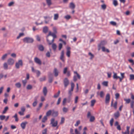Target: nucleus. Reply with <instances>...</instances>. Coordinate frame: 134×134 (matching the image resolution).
Returning a JSON list of instances; mask_svg holds the SVG:
<instances>
[{
    "label": "nucleus",
    "mask_w": 134,
    "mask_h": 134,
    "mask_svg": "<svg viewBox=\"0 0 134 134\" xmlns=\"http://www.w3.org/2000/svg\"><path fill=\"white\" fill-rule=\"evenodd\" d=\"M55 33H52L51 31H49L48 34L46 37L47 41L49 45H51L54 41V39L56 38L57 37Z\"/></svg>",
    "instance_id": "obj_1"
},
{
    "label": "nucleus",
    "mask_w": 134,
    "mask_h": 134,
    "mask_svg": "<svg viewBox=\"0 0 134 134\" xmlns=\"http://www.w3.org/2000/svg\"><path fill=\"white\" fill-rule=\"evenodd\" d=\"M24 42L27 43H32L34 41V40L32 38L29 37H26L24 38L23 39Z\"/></svg>",
    "instance_id": "obj_2"
},
{
    "label": "nucleus",
    "mask_w": 134,
    "mask_h": 134,
    "mask_svg": "<svg viewBox=\"0 0 134 134\" xmlns=\"http://www.w3.org/2000/svg\"><path fill=\"white\" fill-rule=\"evenodd\" d=\"M75 86L74 83L73 82L71 83V88L68 91V95H72V92L73 91L74 88Z\"/></svg>",
    "instance_id": "obj_3"
},
{
    "label": "nucleus",
    "mask_w": 134,
    "mask_h": 134,
    "mask_svg": "<svg viewBox=\"0 0 134 134\" xmlns=\"http://www.w3.org/2000/svg\"><path fill=\"white\" fill-rule=\"evenodd\" d=\"M20 65L22 66L23 65V62L22 60H19L18 62L15 64V67L17 69H19V66Z\"/></svg>",
    "instance_id": "obj_4"
},
{
    "label": "nucleus",
    "mask_w": 134,
    "mask_h": 134,
    "mask_svg": "<svg viewBox=\"0 0 134 134\" xmlns=\"http://www.w3.org/2000/svg\"><path fill=\"white\" fill-rule=\"evenodd\" d=\"M54 118H52L51 120V124L52 125V126L53 127L56 126L58 124V122L56 121L55 122H54Z\"/></svg>",
    "instance_id": "obj_5"
},
{
    "label": "nucleus",
    "mask_w": 134,
    "mask_h": 134,
    "mask_svg": "<svg viewBox=\"0 0 134 134\" xmlns=\"http://www.w3.org/2000/svg\"><path fill=\"white\" fill-rule=\"evenodd\" d=\"M66 55L68 57H70V54L71 48L69 47H67L66 48Z\"/></svg>",
    "instance_id": "obj_6"
},
{
    "label": "nucleus",
    "mask_w": 134,
    "mask_h": 134,
    "mask_svg": "<svg viewBox=\"0 0 134 134\" xmlns=\"http://www.w3.org/2000/svg\"><path fill=\"white\" fill-rule=\"evenodd\" d=\"M63 83L65 87H66L69 84V80L67 78H65L63 80Z\"/></svg>",
    "instance_id": "obj_7"
},
{
    "label": "nucleus",
    "mask_w": 134,
    "mask_h": 134,
    "mask_svg": "<svg viewBox=\"0 0 134 134\" xmlns=\"http://www.w3.org/2000/svg\"><path fill=\"white\" fill-rule=\"evenodd\" d=\"M7 62L9 65H12L14 63V60L13 59L10 58L8 60Z\"/></svg>",
    "instance_id": "obj_8"
},
{
    "label": "nucleus",
    "mask_w": 134,
    "mask_h": 134,
    "mask_svg": "<svg viewBox=\"0 0 134 134\" xmlns=\"http://www.w3.org/2000/svg\"><path fill=\"white\" fill-rule=\"evenodd\" d=\"M107 43L106 41H103L101 42L98 45V50H99L101 48L102 45H104L106 44Z\"/></svg>",
    "instance_id": "obj_9"
},
{
    "label": "nucleus",
    "mask_w": 134,
    "mask_h": 134,
    "mask_svg": "<svg viewBox=\"0 0 134 134\" xmlns=\"http://www.w3.org/2000/svg\"><path fill=\"white\" fill-rule=\"evenodd\" d=\"M34 61L36 63L39 65H41L42 64V62L41 60L37 57H35L34 59Z\"/></svg>",
    "instance_id": "obj_10"
},
{
    "label": "nucleus",
    "mask_w": 134,
    "mask_h": 134,
    "mask_svg": "<svg viewBox=\"0 0 134 134\" xmlns=\"http://www.w3.org/2000/svg\"><path fill=\"white\" fill-rule=\"evenodd\" d=\"M28 124L27 122L26 121H25L24 122H22L20 124V126L23 129H25L26 125Z\"/></svg>",
    "instance_id": "obj_11"
},
{
    "label": "nucleus",
    "mask_w": 134,
    "mask_h": 134,
    "mask_svg": "<svg viewBox=\"0 0 134 134\" xmlns=\"http://www.w3.org/2000/svg\"><path fill=\"white\" fill-rule=\"evenodd\" d=\"M110 99V96L109 93H107L106 96L105 103L106 104L109 103Z\"/></svg>",
    "instance_id": "obj_12"
},
{
    "label": "nucleus",
    "mask_w": 134,
    "mask_h": 134,
    "mask_svg": "<svg viewBox=\"0 0 134 134\" xmlns=\"http://www.w3.org/2000/svg\"><path fill=\"white\" fill-rule=\"evenodd\" d=\"M64 50H62L61 53V55L60 57V59L63 62H64L65 60L64 59Z\"/></svg>",
    "instance_id": "obj_13"
},
{
    "label": "nucleus",
    "mask_w": 134,
    "mask_h": 134,
    "mask_svg": "<svg viewBox=\"0 0 134 134\" xmlns=\"http://www.w3.org/2000/svg\"><path fill=\"white\" fill-rule=\"evenodd\" d=\"M130 127L129 126L126 127V130L125 132H122V134H129V129Z\"/></svg>",
    "instance_id": "obj_14"
},
{
    "label": "nucleus",
    "mask_w": 134,
    "mask_h": 134,
    "mask_svg": "<svg viewBox=\"0 0 134 134\" xmlns=\"http://www.w3.org/2000/svg\"><path fill=\"white\" fill-rule=\"evenodd\" d=\"M52 115L54 117H56L58 115V112L57 111H55L54 110H52Z\"/></svg>",
    "instance_id": "obj_15"
},
{
    "label": "nucleus",
    "mask_w": 134,
    "mask_h": 134,
    "mask_svg": "<svg viewBox=\"0 0 134 134\" xmlns=\"http://www.w3.org/2000/svg\"><path fill=\"white\" fill-rule=\"evenodd\" d=\"M43 93L44 96H46L47 94V91L46 87H44L43 89Z\"/></svg>",
    "instance_id": "obj_16"
},
{
    "label": "nucleus",
    "mask_w": 134,
    "mask_h": 134,
    "mask_svg": "<svg viewBox=\"0 0 134 134\" xmlns=\"http://www.w3.org/2000/svg\"><path fill=\"white\" fill-rule=\"evenodd\" d=\"M113 100L111 101V106H113V107H114V108L115 109H116L117 108V102L116 101L114 103V105H113Z\"/></svg>",
    "instance_id": "obj_17"
},
{
    "label": "nucleus",
    "mask_w": 134,
    "mask_h": 134,
    "mask_svg": "<svg viewBox=\"0 0 134 134\" xmlns=\"http://www.w3.org/2000/svg\"><path fill=\"white\" fill-rule=\"evenodd\" d=\"M130 106L131 108L133 109V112L134 115V101L133 100L131 101L130 103Z\"/></svg>",
    "instance_id": "obj_18"
},
{
    "label": "nucleus",
    "mask_w": 134,
    "mask_h": 134,
    "mask_svg": "<svg viewBox=\"0 0 134 134\" xmlns=\"http://www.w3.org/2000/svg\"><path fill=\"white\" fill-rule=\"evenodd\" d=\"M114 116L115 119H117L120 116V114L119 111H118L116 112L114 114Z\"/></svg>",
    "instance_id": "obj_19"
},
{
    "label": "nucleus",
    "mask_w": 134,
    "mask_h": 134,
    "mask_svg": "<svg viewBox=\"0 0 134 134\" xmlns=\"http://www.w3.org/2000/svg\"><path fill=\"white\" fill-rule=\"evenodd\" d=\"M53 73L54 74L55 76V77L57 76L58 75V71L56 68H54L53 71Z\"/></svg>",
    "instance_id": "obj_20"
},
{
    "label": "nucleus",
    "mask_w": 134,
    "mask_h": 134,
    "mask_svg": "<svg viewBox=\"0 0 134 134\" xmlns=\"http://www.w3.org/2000/svg\"><path fill=\"white\" fill-rule=\"evenodd\" d=\"M38 97H36L35 98V101L32 103L33 106L35 107L36 105L37 104V98Z\"/></svg>",
    "instance_id": "obj_21"
},
{
    "label": "nucleus",
    "mask_w": 134,
    "mask_h": 134,
    "mask_svg": "<svg viewBox=\"0 0 134 134\" xmlns=\"http://www.w3.org/2000/svg\"><path fill=\"white\" fill-rule=\"evenodd\" d=\"M69 7L71 9H74L75 8V5L73 2H71L70 4Z\"/></svg>",
    "instance_id": "obj_22"
},
{
    "label": "nucleus",
    "mask_w": 134,
    "mask_h": 134,
    "mask_svg": "<svg viewBox=\"0 0 134 134\" xmlns=\"http://www.w3.org/2000/svg\"><path fill=\"white\" fill-rule=\"evenodd\" d=\"M46 1L47 5L49 7L52 4V3L51 0H46Z\"/></svg>",
    "instance_id": "obj_23"
},
{
    "label": "nucleus",
    "mask_w": 134,
    "mask_h": 134,
    "mask_svg": "<svg viewBox=\"0 0 134 134\" xmlns=\"http://www.w3.org/2000/svg\"><path fill=\"white\" fill-rule=\"evenodd\" d=\"M52 113V110H49L46 113V116H49L51 115Z\"/></svg>",
    "instance_id": "obj_24"
},
{
    "label": "nucleus",
    "mask_w": 134,
    "mask_h": 134,
    "mask_svg": "<svg viewBox=\"0 0 134 134\" xmlns=\"http://www.w3.org/2000/svg\"><path fill=\"white\" fill-rule=\"evenodd\" d=\"M38 49L41 51H43L44 49V48L43 46L40 45L38 47Z\"/></svg>",
    "instance_id": "obj_25"
},
{
    "label": "nucleus",
    "mask_w": 134,
    "mask_h": 134,
    "mask_svg": "<svg viewBox=\"0 0 134 134\" xmlns=\"http://www.w3.org/2000/svg\"><path fill=\"white\" fill-rule=\"evenodd\" d=\"M114 75L113 76V78L114 79H118V78H120L119 76H117V74L114 72H113Z\"/></svg>",
    "instance_id": "obj_26"
},
{
    "label": "nucleus",
    "mask_w": 134,
    "mask_h": 134,
    "mask_svg": "<svg viewBox=\"0 0 134 134\" xmlns=\"http://www.w3.org/2000/svg\"><path fill=\"white\" fill-rule=\"evenodd\" d=\"M4 68L5 70H7L8 69V64L6 63H4L3 64Z\"/></svg>",
    "instance_id": "obj_27"
},
{
    "label": "nucleus",
    "mask_w": 134,
    "mask_h": 134,
    "mask_svg": "<svg viewBox=\"0 0 134 134\" xmlns=\"http://www.w3.org/2000/svg\"><path fill=\"white\" fill-rule=\"evenodd\" d=\"M48 28L47 26L44 27L43 29V32L46 33L48 31Z\"/></svg>",
    "instance_id": "obj_28"
},
{
    "label": "nucleus",
    "mask_w": 134,
    "mask_h": 134,
    "mask_svg": "<svg viewBox=\"0 0 134 134\" xmlns=\"http://www.w3.org/2000/svg\"><path fill=\"white\" fill-rule=\"evenodd\" d=\"M15 85L16 87L18 88H20L21 86V85L20 82H18L16 83Z\"/></svg>",
    "instance_id": "obj_29"
},
{
    "label": "nucleus",
    "mask_w": 134,
    "mask_h": 134,
    "mask_svg": "<svg viewBox=\"0 0 134 134\" xmlns=\"http://www.w3.org/2000/svg\"><path fill=\"white\" fill-rule=\"evenodd\" d=\"M47 116L46 115L44 116V117L42 121V122H46V121L47 120Z\"/></svg>",
    "instance_id": "obj_30"
},
{
    "label": "nucleus",
    "mask_w": 134,
    "mask_h": 134,
    "mask_svg": "<svg viewBox=\"0 0 134 134\" xmlns=\"http://www.w3.org/2000/svg\"><path fill=\"white\" fill-rule=\"evenodd\" d=\"M59 18L58 14H54V20H56L58 19Z\"/></svg>",
    "instance_id": "obj_31"
},
{
    "label": "nucleus",
    "mask_w": 134,
    "mask_h": 134,
    "mask_svg": "<svg viewBox=\"0 0 134 134\" xmlns=\"http://www.w3.org/2000/svg\"><path fill=\"white\" fill-rule=\"evenodd\" d=\"M8 107H6L4 108V110H3L2 113L3 114H5L6 111L8 110Z\"/></svg>",
    "instance_id": "obj_32"
},
{
    "label": "nucleus",
    "mask_w": 134,
    "mask_h": 134,
    "mask_svg": "<svg viewBox=\"0 0 134 134\" xmlns=\"http://www.w3.org/2000/svg\"><path fill=\"white\" fill-rule=\"evenodd\" d=\"M22 82L23 84V86L24 87H25L26 84L27 82V81L26 80V79H25L24 80L22 81Z\"/></svg>",
    "instance_id": "obj_33"
},
{
    "label": "nucleus",
    "mask_w": 134,
    "mask_h": 134,
    "mask_svg": "<svg viewBox=\"0 0 134 134\" xmlns=\"http://www.w3.org/2000/svg\"><path fill=\"white\" fill-rule=\"evenodd\" d=\"M52 47L54 51H55L56 49L57 48L56 45L55 43H53L52 44Z\"/></svg>",
    "instance_id": "obj_34"
},
{
    "label": "nucleus",
    "mask_w": 134,
    "mask_h": 134,
    "mask_svg": "<svg viewBox=\"0 0 134 134\" xmlns=\"http://www.w3.org/2000/svg\"><path fill=\"white\" fill-rule=\"evenodd\" d=\"M110 23L113 26H116L117 24L116 22L113 21L110 22Z\"/></svg>",
    "instance_id": "obj_35"
},
{
    "label": "nucleus",
    "mask_w": 134,
    "mask_h": 134,
    "mask_svg": "<svg viewBox=\"0 0 134 134\" xmlns=\"http://www.w3.org/2000/svg\"><path fill=\"white\" fill-rule=\"evenodd\" d=\"M95 119V117L94 116H91L90 117V121L91 122H92L94 121Z\"/></svg>",
    "instance_id": "obj_36"
},
{
    "label": "nucleus",
    "mask_w": 134,
    "mask_h": 134,
    "mask_svg": "<svg viewBox=\"0 0 134 134\" xmlns=\"http://www.w3.org/2000/svg\"><path fill=\"white\" fill-rule=\"evenodd\" d=\"M113 3L115 6H116L118 5L117 1L116 0H114L113 1Z\"/></svg>",
    "instance_id": "obj_37"
},
{
    "label": "nucleus",
    "mask_w": 134,
    "mask_h": 134,
    "mask_svg": "<svg viewBox=\"0 0 134 134\" xmlns=\"http://www.w3.org/2000/svg\"><path fill=\"white\" fill-rule=\"evenodd\" d=\"M60 91L59 90L57 94H55L54 96V97L55 98H57L59 96L60 94Z\"/></svg>",
    "instance_id": "obj_38"
},
{
    "label": "nucleus",
    "mask_w": 134,
    "mask_h": 134,
    "mask_svg": "<svg viewBox=\"0 0 134 134\" xmlns=\"http://www.w3.org/2000/svg\"><path fill=\"white\" fill-rule=\"evenodd\" d=\"M13 117L15 118V121H16L17 122L18 121V118L17 117V115L16 114H15L13 116Z\"/></svg>",
    "instance_id": "obj_39"
},
{
    "label": "nucleus",
    "mask_w": 134,
    "mask_h": 134,
    "mask_svg": "<svg viewBox=\"0 0 134 134\" xmlns=\"http://www.w3.org/2000/svg\"><path fill=\"white\" fill-rule=\"evenodd\" d=\"M96 102V101L95 99H93L91 100V106L92 107L94 105Z\"/></svg>",
    "instance_id": "obj_40"
},
{
    "label": "nucleus",
    "mask_w": 134,
    "mask_h": 134,
    "mask_svg": "<svg viewBox=\"0 0 134 134\" xmlns=\"http://www.w3.org/2000/svg\"><path fill=\"white\" fill-rule=\"evenodd\" d=\"M108 82L107 81H104L102 82V84L105 86H107L108 85Z\"/></svg>",
    "instance_id": "obj_41"
},
{
    "label": "nucleus",
    "mask_w": 134,
    "mask_h": 134,
    "mask_svg": "<svg viewBox=\"0 0 134 134\" xmlns=\"http://www.w3.org/2000/svg\"><path fill=\"white\" fill-rule=\"evenodd\" d=\"M47 128L43 130L42 131V134H47Z\"/></svg>",
    "instance_id": "obj_42"
},
{
    "label": "nucleus",
    "mask_w": 134,
    "mask_h": 134,
    "mask_svg": "<svg viewBox=\"0 0 134 134\" xmlns=\"http://www.w3.org/2000/svg\"><path fill=\"white\" fill-rule=\"evenodd\" d=\"M99 95L101 98H103L104 97V94L103 92L102 91H101L100 92Z\"/></svg>",
    "instance_id": "obj_43"
},
{
    "label": "nucleus",
    "mask_w": 134,
    "mask_h": 134,
    "mask_svg": "<svg viewBox=\"0 0 134 134\" xmlns=\"http://www.w3.org/2000/svg\"><path fill=\"white\" fill-rule=\"evenodd\" d=\"M32 86L30 85H27L26 88L27 90H29L32 89Z\"/></svg>",
    "instance_id": "obj_44"
},
{
    "label": "nucleus",
    "mask_w": 134,
    "mask_h": 134,
    "mask_svg": "<svg viewBox=\"0 0 134 134\" xmlns=\"http://www.w3.org/2000/svg\"><path fill=\"white\" fill-rule=\"evenodd\" d=\"M7 54H5L4 55H3L2 56L1 59L2 60H4L7 57Z\"/></svg>",
    "instance_id": "obj_45"
},
{
    "label": "nucleus",
    "mask_w": 134,
    "mask_h": 134,
    "mask_svg": "<svg viewBox=\"0 0 134 134\" xmlns=\"http://www.w3.org/2000/svg\"><path fill=\"white\" fill-rule=\"evenodd\" d=\"M63 111L65 113L67 112L68 111V109L65 107H64L63 109Z\"/></svg>",
    "instance_id": "obj_46"
},
{
    "label": "nucleus",
    "mask_w": 134,
    "mask_h": 134,
    "mask_svg": "<svg viewBox=\"0 0 134 134\" xmlns=\"http://www.w3.org/2000/svg\"><path fill=\"white\" fill-rule=\"evenodd\" d=\"M101 6L102 9L104 10H105L106 8V5L105 4L102 5Z\"/></svg>",
    "instance_id": "obj_47"
},
{
    "label": "nucleus",
    "mask_w": 134,
    "mask_h": 134,
    "mask_svg": "<svg viewBox=\"0 0 134 134\" xmlns=\"http://www.w3.org/2000/svg\"><path fill=\"white\" fill-rule=\"evenodd\" d=\"M46 77L45 76H44L43 77L40 78L39 79L40 81H43L45 80H46Z\"/></svg>",
    "instance_id": "obj_48"
},
{
    "label": "nucleus",
    "mask_w": 134,
    "mask_h": 134,
    "mask_svg": "<svg viewBox=\"0 0 134 134\" xmlns=\"http://www.w3.org/2000/svg\"><path fill=\"white\" fill-rule=\"evenodd\" d=\"M114 121V119L113 118H112L111 119L110 121V124L111 126H112L113 125V123Z\"/></svg>",
    "instance_id": "obj_49"
},
{
    "label": "nucleus",
    "mask_w": 134,
    "mask_h": 134,
    "mask_svg": "<svg viewBox=\"0 0 134 134\" xmlns=\"http://www.w3.org/2000/svg\"><path fill=\"white\" fill-rule=\"evenodd\" d=\"M53 29L54 32L53 33L52 32V33H55V34H57V29L56 27H54Z\"/></svg>",
    "instance_id": "obj_50"
},
{
    "label": "nucleus",
    "mask_w": 134,
    "mask_h": 134,
    "mask_svg": "<svg viewBox=\"0 0 134 134\" xmlns=\"http://www.w3.org/2000/svg\"><path fill=\"white\" fill-rule=\"evenodd\" d=\"M130 80H133L134 79V75L131 74L130 75Z\"/></svg>",
    "instance_id": "obj_51"
},
{
    "label": "nucleus",
    "mask_w": 134,
    "mask_h": 134,
    "mask_svg": "<svg viewBox=\"0 0 134 134\" xmlns=\"http://www.w3.org/2000/svg\"><path fill=\"white\" fill-rule=\"evenodd\" d=\"M5 116L4 115H0V119L1 120H3L5 118Z\"/></svg>",
    "instance_id": "obj_52"
},
{
    "label": "nucleus",
    "mask_w": 134,
    "mask_h": 134,
    "mask_svg": "<svg viewBox=\"0 0 134 134\" xmlns=\"http://www.w3.org/2000/svg\"><path fill=\"white\" fill-rule=\"evenodd\" d=\"M67 101V99L66 98H65L63 99V105H64L66 102V101Z\"/></svg>",
    "instance_id": "obj_53"
},
{
    "label": "nucleus",
    "mask_w": 134,
    "mask_h": 134,
    "mask_svg": "<svg viewBox=\"0 0 134 134\" xmlns=\"http://www.w3.org/2000/svg\"><path fill=\"white\" fill-rule=\"evenodd\" d=\"M74 74H76L77 77L79 79H80L81 77L80 75L77 73L76 71H74Z\"/></svg>",
    "instance_id": "obj_54"
},
{
    "label": "nucleus",
    "mask_w": 134,
    "mask_h": 134,
    "mask_svg": "<svg viewBox=\"0 0 134 134\" xmlns=\"http://www.w3.org/2000/svg\"><path fill=\"white\" fill-rule=\"evenodd\" d=\"M64 18L67 20H69L71 18V16L69 15H67L65 16Z\"/></svg>",
    "instance_id": "obj_55"
},
{
    "label": "nucleus",
    "mask_w": 134,
    "mask_h": 134,
    "mask_svg": "<svg viewBox=\"0 0 134 134\" xmlns=\"http://www.w3.org/2000/svg\"><path fill=\"white\" fill-rule=\"evenodd\" d=\"M124 100L126 101L127 103H129L130 102V99H124Z\"/></svg>",
    "instance_id": "obj_56"
},
{
    "label": "nucleus",
    "mask_w": 134,
    "mask_h": 134,
    "mask_svg": "<svg viewBox=\"0 0 134 134\" xmlns=\"http://www.w3.org/2000/svg\"><path fill=\"white\" fill-rule=\"evenodd\" d=\"M14 4V2H12L8 3V6L11 7Z\"/></svg>",
    "instance_id": "obj_57"
},
{
    "label": "nucleus",
    "mask_w": 134,
    "mask_h": 134,
    "mask_svg": "<svg viewBox=\"0 0 134 134\" xmlns=\"http://www.w3.org/2000/svg\"><path fill=\"white\" fill-rule=\"evenodd\" d=\"M80 123V121L79 120H78L76 121V123L75 125V126H77Z\"/></svg>",
    "instance_id": "obj_58"
},
{
    "label": "nucleus",
    "mask_w": 134,
    "mask_h": 134,
    "mask_svg": "<svg viewBox=\"0 0 134 134\" xmlns=\"http://www.w3.org/2000/svg\"><path fill=\"white\" fill-rule=\"evenodd\" d=\"M65 121V119L64 117L61 118V121L60 122V124H62L64 123Z\"/></svg>",
    "instance_id": "obj_59"
},
{
    "label": "nucleus",
    "mask_w": 134,
    "mask_h": 134,
    "mask_svg": "<svg viewBox=\"0 0 134 134\" xmlns=\"http://www.w3.org/2000/svg\"><path fill=\"white\" fill-rule=\"evenodd\" d=\"M61 101V98L60 97L58 99L57 103V105H58L60 103Z\"/></svg>",
    "instance_id": "obj_60"
},
{
    "label": "nucleus",
    "mask_w": 134,
    "mask_h": 134,
    "mask_svg": "<svg viewBox=\"0 0 134 134\" xmlns=\"http://www.w3.org/2000/svg\"><path fill=\"white\" fill-rule=\"evenodd\" d=\"M78 99V97L77 96H76L75 99V104H76L77 103Z\"/></svg>",
    "instance_id": "obj_61"
},
{
    "label": "nucleus",
    "mask_w": 134,
    "mask_h": 134,
    "mask_svg": "<svg viewBox=\"0 0 134 134\" xmlns=\"http://www.w3.org/2000/svg\"><path fill=\"white\" fill-rule=\"evenodd\" d=\"M88 54L91 56V57L90 58L91 59H92L94 57V56L91 52H89L88 53Z\"/></svg>",
    "instance_id": "obj_62"
},
{
    "label": "nucleus",
    "mask_w": 134,
    "mask_h": 134,
    "mask_svg": "<svg viewBox=\"0 0 134 134\" xmlns=\"http://www.w3.org/2000/svg\"><path fill=\"white\" fill-rule=\"evenodd\" d=\"M62 44L61 43H60L59 45V50H60L62 47Z\"/></svg>",
    "instance_id": "obj_63"
},
{
    "label": "nucleus",
    "mask_w": 134,
    "mask_h": 134,
    "mask_svg": "<svg viewBox=\"0 0 134 134\" xmlns=\"http://www.w3.org/2000/svg\"><path fill=\"white\" fill-rule=\"evenodd\" d=\"M91 112L90 111H88L87 113V118H89L91 116Z\"/></svg>",
    "instance_id": "obj_64"
}]
</instances>
